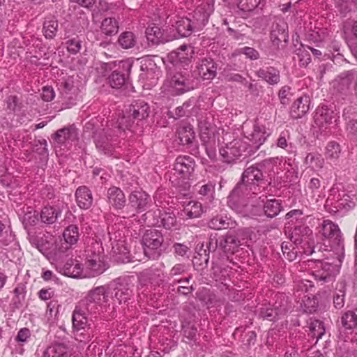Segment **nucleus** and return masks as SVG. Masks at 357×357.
<instances>
[{"label": "nucleus", "mask_w": 357, "mask_h": 357, "mask_svg": "<svg viewBox=\"0 0 357 357\" xmlns=\"http://www.w3.org/2000/svg\"><path fill=\"white\" fill-rule=\"evenodd\" d=\"M270 184L271 181L261 172L259 166H250L244 170L241 181L230 192L227 204L233 211L243 216H265L259 197L255 201L253 199Z\"/></svg>", "instance_id": "1"}, {"label": "nucleus", "mask_w": 357, "mask_h": 357, "mask_svg": "<svg viewBox=\"0 0 357 357\" xmlns=\"http://www.w3.org/2000/svg\"><path fill=\"white\" fill-rule=\"evenodd\" d=\"M92 294H98L97 298L99 307L103 313L109 312L111 308L114 309V306L111 307L110 299L116 301L119 305H126L127 306L135 307L136 295L135 292V286L130 282L128 277H119L107 285H101L93 288L87 294L90 296Z\"/></svg>", "instance_id": "2"}, {"label": "nucleus", "mask_w": 357, "mask_h": 357, "mask_svg": "<svg viewBox=\"0 0 357 357\" xmlns=\"http://www.w3.org/2000/svg\"><path fill=\"white\" fill-rule=\"evenodd\" d=\"M98 294H92L80 301L75 306L72 314L73 332L75 339L84 344L89 342L97 335V329L95 324L89 321L88 315L94 316L104 314L97 298Z\"/></svg>", "instance_id": "3"}, {"label": "nucleus", "mask_w": 357, "mask_h": 357, "mask_svg": "<svg viewBox=\"0 0 357 357\" xmlns=\"http://www.w3.org/2000/svg\"><path fill=\"white\" fill-rule=\"evenodd\" d=\"M163 87L172 96H181L197 88L199 80L191 70L172 68L168 66Z\"/></svg>", "instance_id": "4"}, {"label": "nucleus", "mask_w": 357, "mask_h": 357, "mask_svg": "<svg viewBox=\"0 0 357 357\" xmlns=\"http://www.w3.org/2000/svg\"><path fill=\"white\" fill-rule=\"evenodd\" d=\"M356 195L341 183L334 185L329 191L325 206L330 213L342 217L354 208Z\"/></svg>", "instance_id": "5"}, {"label": "nucleus", "mask_w": 357, "mask_h": 357, "mask_svg": "<svg viewBox=\"0 0 357 357\" xmlns=\"http://www.w3.org/2000/svg\"><path fill=\"white\" fill-rule=\"evenodd\" d=\"M195 161L189 155H178L174 162L169 181L179 194L186 197L190 195L189 180L195 171Z\"/></svg>", "instance_id": "6"}, {"label": "nucleus", "mask_w": 357, "mask_h": 357, "mask_svg": "<svg viewBox=\"0 0 357 357\" xmlns=\"http://www.w3.org/2000/svg\"><path fill=\"white\" fill-rule=\"evenodd\" d=\"M149 113V104L144 100H137L130 105L129 111L119 120L118 123L126 132L139 135L142 132L144 121Z\"/></svg>", "instance_id": "7"}, {"label": "nucleus", "mask_w": 357, "mask_h": 357, "mask_svg": "<svg viewBox=\"0 0 357 357\" xmlns=\"http://www.w3.org/2000/svg\"><path fill=\"white\" fill-rule=\"evenodd\" d=\"M324 259H314V261H308L309 263H314L312 276L321 284L333 281L339 273L344 258V253H342V257H340L333 252H327V254L324 255Z\"/></svg>", "instance_id": "8"}, {"label": "nucleus", "mask_w": 357, "mask_h": 357, "mask_svg": "<svg viewBox=\"0 0 357 357\" xmlns=\"http://www.w3.org/2000/svg\"><path fill=\"white\" fill-rule=\"evenodd\" d=\"M85 253V262L82 264V278L96 277L108 268L103 248L99 242H93L86 248Z\"/></svg>", "instance_id": "9"}, {"label": "nucleus", "mask_w": 357, "mask_h": 357, "mask_svg": "<svg viewBox=\"0 0 357 357\" xmlns=\"http://www.w3.org/2000/svg\"><path fill=\"white\" fill-rule=\"evenodd\" d=\"M126 227L119 218L116 222L107 227V236L110 242L111 252L116 256V260L128 263L130 260L129 250L126 245Z\"/></svg>", "instance_id": "10"}, {"label": "nucleus", "mask_w": 357, "mask_h": 357, "mask_svg": "<svg viewBox=\"0 0 357 357\" xmlns=\"http://www.w3.org/2000/svg\"><path fill=\"white\" fill-rule=\"evenodd\" d=\"M319 232L324 238V242L319 246V250L333 252L342 257L344 253V241L338 225L330 220H324L320 225Z\"/></svg>", "instance_id": "11"}, {"label": "nucleus", "mask_w": 357, "mask_h": 357, "mask_svg": "<svg viewBox=\"0 0 357 357\" xmlns=\"http://www.w3.org/2000/svg\"><path fill=\"white\" fill-rule=\"evenodd\" d=\"M126 135V131L118 123L116 126L105 129L102 132L96 134L94 142L99 151L105 155H112L119 146L120 138Z\"/></svg>", "instance_id": "12"}, {"label": "nucleus", "mask_w": 357, "mask_h": 357, "mask_svg": "<svg viewBox=\"0 0 357 357\" xmlns=\"http://www.w3.org/2000/svg\"><path fill=\"white\" fill-rule=\"evenodd\" d=\"M289 237L301 252L306 255H310L315 252L313 233L312 229L306 224L298 225L291 227Z\"/></svg>", "instance_id": "13"}, {"label": "nucleus", "mask_w": 357, "mask_h": 357, "mask_svg": "<svg viewBox=\"0 0 357 357\" xmlns=\"http://www.w3.org/2000/svg\"><path fill=\"white\" fill-rule=\"evenodd\" d=\"M220 155L223 162L232 163L242 158L243 160L248 158H255L253 151L249 149L247 141L241 139H234L231 142L225 144L219 150Z\"/></svg>", "instance_id": "14"}, {"label": "nucleus", "mask_w": 357, "mask_h": 357, "mask_svg": "<svg viewBox=\"0 0 357 357\" xmlns=\"http://www.w3.org/2000/svg\"><path fill=\"white\" fill-rule=\"evenodd\" d=\"M142 218L147 225L162 227L165 229H172L176 226V218L173 211L169 208L163 210L157 204L155 208L144 213Z\"/></svg>", "instance_id": "15"}, {"label": "nucleus", "mask_w": 357, "mask_h": 357, "mask_svg": "<svg viewBox=\"0 0 357 357\" xmlns=\"http://www.w3.org/2000/svg\"><path fill=\"white\" fill-rule=\"evenodd\" d=\"M128 205L123 211V218H132L136 213L150 210L152 199L149 194L142 190L132 191L128 195Z\"/></svg>", "instance_id": "16"}, {"label": "nucleus", "mask_w": 357, "mask_h": 357, "mask_svg": "<svg viewBox=\"0 0 357 357\" xmlns=\"http://www.w3.org/2000/svg\"><path fill=\"white\" fill-rule=\"evenodd\" d=\"M200 140L211 160L216 158L215 128L210 117L202 116L199 120Z\"/></svg>", "instance_id": "17"}, {"label": "nucleus", "mask_w": 357, "mask_h": 357, "mask_svg": "<svg viewBox=\"0 0 357 357\" xmlns=\"http://www.w3.org/2000/svg\"><path fill=\"white\" fill-rule=\"evenodd\" d=\"M164 237L162 232L155 229H147L142 238L144 255L150 259H157L162 252Z\"/></svg>", "instance_id": "18"}, {"label": "nucleus", "mask_w": 357, "mask_h": 357, "mask_svg": "<svg viewBox=\"0 0 357 357\" xmlns=\"http://www.w3.org/2000/svg\"><path fill=\"white\" fill-rule=\"evenodd\" d=\"M164 264L160 266H153L149 268L144 270L138 276V280L142 284H149L154 291L163 287L165 284L169 280L167 274L165 273L162 268Z\"/></svg>", "instance_id": "19"}, {"label": "nucleus", "mask_w": 357, "mask_h": 357, "mask_svg": "<svg viewBox=\"0 0 357 357\" xmlns=\"http://www.w3.org/2000/svg\"><path fill=\"white\" fill-rule=\"evenodd\" d=\"M55 147L60 149H70L79 139V132L75 124L59 129L52 135Z\"/></svg>", "instance_id": "20"}, {"label": "nucleus", "mask_w": 357, "mask_h": 357, "mask_svg": "<svg viewBox=\"0 0 357 357\" xmlns=\"http://www.w3.org/2000/svg\"><path fill=\"white\" fill-rule=\"evenodd\" d=\"M241 245L240 241L233 231H228L225 235L211 236L209 249H219L225 253H234Z\"/></svg>", "instance_id": "21"}, {"label": "nucleus", "mask_w": 357, "mask_h": 357, "mask_svg": "<svg viewBox=\"0 0 357 357\" xmlns=\"http://www.w3.org/2000/svg\"><path fill=\"white\" fill-rule=\"evenodd\" d=\"M194 54V48L190 45L183 44L171 52L167 56V59L172 65V68H188Z\"/></svg>", "instance_id": "22"}, {"label": "nucleus", "mask_w": 357, "mask_h": 357, "mask_svg": "<svg viewBox=\"0 0 357 357\" xmlns=\"http://www.w3.org/2000/svg\"><path fill=\"white\" fill-rule=\"evenodd\" d=\"M215 0H203L191 15L190 20L197 31L202 30L214 12Z\"/></svg>", "instance_id": "23"}, {"label": "nucleus", "mask_w": 357, "mask_h": 357, "mask_svg": "<svg viewBox=\"0 0 357 357\" xmlns=\"http://www.w3.org/2000/svg\"><path fill=\"white\" fill-rule=\"evenodd\" d=\"M140 69L139 79L145 82L148 88L155 86L161 75V70L155 61L151 58L143 59Z\"/></svg>", "instance_id": "24"}, {"label": "nucleus", "mask_w": 357, "mask_h": 357, "mask_svg": "<svg viewBox=\"0 0 357 357\" xmlns=\"http://www.w3.org/2000/svg\"><path fill=\"white\" fill-rule=\"evenodd\" d=\"M270 132L263 125L255 124L250 132H247L245 140L248 142L249 149L255 155L260 146L265 142Z\"/></svg>", "instance_id": "25"}, {"label": "nucleus", "mask_w": 357, "mask_h": 357, "mask_svg": "<svg viewBox=\"0 0 357 357\" xmlns=\"http://www.w3.org/2000/svg\"><path fill=\"white\" fill-rule=\"evenodd\" d=\"M212 274L216 281L221 282L218 289L224 295L227 296L231 301H238L241 299V296L238 291L223 282L225 280L226 275H227L226 269H222L218 265H213L212 267Z\"/></svg>", "instance_id": "26"}, {"label": "nucleus", "mask_w": 357, "mask_h": 357, "mask_svg": "<svg viewBox=\"0 0 357 357\" xmlns=\"http://www.w3.org/2000/svg\"><path fill=\"white\" fill-rule=\"evenodd\" d=\"M106 197L109 208L123 215L126 204L123 191L119 187L111 186L107 190Z\"/></svg>", "instance_id": "27"}, {"label": "nucleus", "mask_w": 357, "mask_h": 357, "mask_svg": "<svg viewBox=\"0 0 357 357\" xmlns=\"http://www.w3.org/2000/svg\"><path fill=\"white\" fill-rule=\"evenodd\" d=\"M56 270L61 274L73 278H82V264L72 258L66 260H56L55 264Z\"/></svg>", "instance_id": "28"}, {"label": "nucleus", "mask_w": 357, "mask_h": 357, "mask_svg": "<svg viewBox=\"0 0 357 357\" xmlns=\"http://www.w3.org/2000/svg\"><path fill=\"white\" fill-rule=\"evenodd\" d=\"M132 65L126 61H121L119 68L114 70L108 77V82L114 89L121 88L128 81Z\"/></svg>", "instance_id": "29"}, {"label": "nucleus", "mask_w": 357, "mask_h": 357, "mask_svg": "<svg viewBox=\"0 0 357 357\" xmlns=\"http://www.w3.org/2000/svg\"><path fill=\"white\" fill-rule=\"evenodd\" d=\"M196 67L203 80H212L217 75L218 64L211 56L199 58L196 63Z\"/></svg>", "instance_id": "30"}, {"label": "nucleus", "mask_w": 357, "mask_h": 357, "mask_svg": "<svg viewBox=\"0 0 357 357\" xmlns=\"http://www.w3.org/2000/svg\"><path fill=\"white\" fill-rule=\"evenodd\" d=\"M6 106V109L13 113L17 117L18 123L22 125L29 121V118L26 116L24 105L20 98L16 95H9L4 100Z\"/></svg>", "instance_id": "31"}, {"label": "nucleus", "mask_w": 357, "mask_h": 357, "mask_svg": "<svg viewBox=\"0 0 357 357\" xmlns=\"http://www.w3.org/2000/svg\"><path fill=\"white\" fill-rule=\"evenodd\" d=\"M162 294L160 289L156 291L151 288L149 284H142L138 280L137 294L136 295V302L141 305L144 303L153 305L158 298Z\"/></svg>", "instance_id": "32"}, {"label": "nucleus", "mask_w": 357, "mask_h": 357, "mask_svg": "<svg viewBox=\"0 0 357 357\" xmlns=\"http://www.w3.org/2000/svg\"><path fill=\"white\" fill-rule=\"evenodd\" d=\"M189 195L184 197L179 194V192H177V195H176V197L179 199H181V197H183V198H186L185 200L181 201L180 204L181 205V207L183 208L181 209V215L183 217V218L185 219H192V218H196L200 216L202 213L203 212L202 205L201 203L192 201V200H188V197Z\"/></svg>", "instance_id": "33"}, {"label": "nucleus", "mask_w": 357, "mask_h": 357, "mask_svg": "<svg viewBox=\"0 0 357 357\" xmlns=\"http://www.w3.org/2000/svg\"><path fill=\"white\" fill-rule=\"evenodd\" d=\"M27 238L29 243L42 253L47 252L52 245L49 234L37 233L34 229L28 230Z\"/></svg>", "instance_id": "34"}, {"label": "nucleus", "mask_w": 357, "mask_h": 357, "mask_svg": "<svg viewBox=\"0 0 357 357\" xmlns=\"http://www.w3.org/2000/svg\"><path fill=\"white\" fill-rule=\"evenodd\" d=\"M38 357H71L69 347L64 343L52 342L45 349L38 350Z\"/></svg>", "instance_id": "35"}, {"label": "nucleus", "mask_w": 357, "mask_h": 357, "mask_svg": "<svg viewBox=\"0 0 357 357\" xmlns=\"http://www.w3.org/2000/svg\"><path fill=\"white\" fill-rule=\"evenodd\" d=\"M181 333L185 339V343L195 342L197 339V328L196 326L195 314H190L181 320Z\"/></svg>", "instance_id": "36"}, {"label": "nucleus", "mask_w": 357, "mask_h": 357, "mask_svg": "<svg viewBox=\"0 0 357 357\" xmlns=\"http://www.w3.org/2000/svg\"><path fill=\"white\" fill-rule=\"evenodd\" d=\"M285 303L282 302L278 305L276 301L273 307L264 306L259 309V316L264 320L269 321H276L280 315L284 314L287 312V301Z\"/></svg>", "instance_id": "37"}, {"label": "nucleus", "mask_w": 357, "mask_h": 357, "mask_svg": "<svg viewBox=\"0 0 357 357\" xmlns=\"http://www.w3.org/2000/svg\"><path fill=\"white\" fill-rule=\"evenodd\" d=\"M257 77L269 85L275 86L280 83V71L276 67L272 66H263L255 73Z\"/></svg>", "instance_id": "38"}, {"label": "nucleus", "mask_w": 357, "mask_h": 357, "mask_svg": "<svg viewBox=\"0 0 357 357\" xmlns=\"http://www.w3.org/2000/svg\"><path fill=\"white\" fill-rule=\"evenodd\" d=\"M314 119L315 123L319 127H323L324 124H331L333 121H336V113L333 107L326 105H319L316 109Z\"/></svg>", "instance_id": "39"}, {"label": "nucleus", "mask_w": 357, "mask_h": 357, "mask_svg": "<svg viewBox=\"0 0 357 357\" xmlns=\"http://www.w3.org/2000/svg\"><path fill=\"white\" fill-rule=\"evenodd\" d=\"M270 37L273 45L277 49L282 41H288L289 34L287 24L283 20H279L274 23L272 26Z\"/></svg>", "instance_id": "40"}, {"label": "nucleus", "mask_w": 357, "mask_h": 357, "mask_svg": "<svg viewBox=\"0 0 357 357\" xmlns=\"http://www.w3.org/2000/svg\"><path fill=\"white\" fill-rule=\"evenodd\" d=\"M195 187L199 199L204 202L207 207H210L215 199V182L208 181L207 183H199Z\"/></svg>", "instance_id": "41"}, {"label": "nucleus", "mask_w": 357, "mask_h": 357, "mask_svg": "<svg viewBox=\"0 0 357 357\" xmlns=\"http://www.w3.org/2000/svg\"><path fill=\"white\" fill-rule=\"evenodd\" d=\"M78 207L83 210L89 209L93 205V197L91 190L86 185L79 186L75 193Z\"/></svg>", "instance_id": "42"}, {"label": "nucleus", "mask_w": 357, "mask_h": 357, "mask_svg": "<svg viewBox=\"0 0 357 357\" xmlns=\"http://www.w3.org/2000/svg\"><path fill=\"white\" fill-rule=\"evenodd\" d=\"M310 98L307 95L298 97L291 105L290 115L291 118L298 119L303 116L310 109Z\"/></svg>", "instance_id": "43"}, {"label": "nucleus", "mask_w": 357, "mask_h": 357, "mask_svg": "<svg viewBox=\"0 0 357 357\" xmlns=\"http://www.w3.org/2000/svg\"><path fill=\"white\" fill-rule=\"evenodd\" d=\"M260 202L263 204L265 216L273 218L277 216L281 211L282 201L276 198L268 199L266 195L259 197Z\"/></svg>", "instance_id": "44"}, {"label": "nucleus", "mask_w": 357, "mask_h": 357, "mask_svg": "<svg viewBox=\"0 0 357 357\" xmlns=\"http://www.w3.org/2000/svg\"><path fill=\"white\" fill-rule=\"evenodd\" d=\"M32 340L31 331L28 328H20L13 338L16 353L22 355L24 352V347L29 344Z\"/></svg>", "instance_id": "45"}, {"label": "nucleus", "mask_w": 357, "mask_h": 357, "mask_svg": "<svg viewBox=\"0 0 357 357\" xmlns=\"http://www.w3.org/2000/svg\"><path fill=\"white\" fill-rule=\"evenodd\" d=\"M208 225L212 229L220 230L234 228L236 222L227 214L222 213L213 216L209 220Z\"/></svg>", "instance_id": "46"}, {"label": "nucleus", "mask_w": 357, "mask_h": 357, "mask_svg": "<svg viewBox=\"0 0 357 357\" xmlns=\"http://www.w3.org/2000/svg\"><path fill=\"white\" fill-rule=\"evenodd\" d=\"M61 215V211L56 206H45L40 213V222L45 225H52L56 222Z\"/></svg>", "instance_id": "47"}, {"label": "nucleus", "mask_w": 357, "mask_h": 357, "mask_svg": "<svg viewBox=\"0 0 357 357\" xmlns=\"http://www.w3.org/2000/svg\"><path fill=\"white\" fill-rule=\"evenodd\" d=\"M146 37L152 45H158L160 43H167L165 39L164 29H162L158 25L152 24L146 29Z\"/></svg>", "instance_id": "48"}, {"label": "nucleus", "mask_w": 357, "mask_h": 357, "mask_svg": "<svg viewBox=\"0 0 357 357\" xmlns=\"http://www.w3.org/2000/svg\"><path fill=\"white\" fill-rule=\"evenodd\" d=\"M179 38L188 37L193 31H197L190 17H178L174 20Z\"/></svg>", "instance_id": "49"}, {"label": "nucleus", "mask_w": 357, "mask_h": 357, "mask_svg": "<svg viewBox=\"0 0 357 357\" xmlns=\"http://www.w3.org/2000/svg\"><path fill=\"white\" fill-rule=\"evenodd\" d=\"M340 322L345 331L352 332L357 329V307L344 312L340 317Z\"/></svg>", "instance_id": "50"}, {"label": "nucleus", "mask_w": 357, "mask_h": 357, "mask_svg": "<svg viewBox=\"0 0 357 357\" xmlns=\"http://www.w3.org/2000/svg\"><path fill=\"white\" fill-rule=\"evenodd\" d=\"M305 331L308 332V336L317 342L325 333V328L323 322L317 319H310L307 326L304 327Z\"/></svg>", "instance_id": "51"}, {"label": "nucleus", "mask_w": 357, "mask_h": 357, "mask_svg": "<svg viewBox=\"0 0 357 357\" xmlns=\"http://www.w3.org/2000/svg\"><path fill=\"white\" fill-rule=\"evenodd\" d=\"M63 237L66 244L63 248L68 250L72 245L76 244L79 239V233L78 227L75 225H70L67 227L63 232Z\"/></svg>", "instance_id": "52"}, {"label": "nucleus", "mask_w": 357, "mask_h": 357, "mask_svg": "<svg viewBox=\"0 0 357 357\" xmlns=\"http://www.w3.org/2000/svg\"><path fill=\"white\" fill-rule=\"evenodd\" d=\"M199 298L208 307H216L222 303V299L213 291L206 288L200 291Z\"/></svg>", "instance_id": "53"}, {"label": "nucleus", "mask_w": 357, "mask_h": 357, "mask_svg": "<svg viewBox=\"0 0 357 357\" xmlns=\"http://www.w3.org/2000/svg\"><path fill=\"white\" fill-rule=\"evenodd\" d=\"M293 338L294 339L293 341L294 347L290 349L287 350L284 354V357H298V351L301 348L306 347L305 344L307 343V341L304 333L298 331L295 334ZM307 347H309L310 346Z\"/></svg>", "instance_id": "54"}, {"label": "nucleus", "mask_w": 357, "mask_h": 357, "mask_svg": "<svg viewBox=\"0 0 357 357\" xmlns=\"http://www.w3.org/2000/svg\"><path fill=\"white\" fill-rule=\"evenodd\" d=\"M307 216L304 215L302 210L293 209L289 211L285 215L286 224L289 227L296 226L298 225L306 224Z\"/></svg>", "instance_id": "55"}, {"label": "nucleus", "mask_w": 357, "mask_h": 357, "mask_svg": "<svg viewBox=\"0 0 357 357\" xmlns=\"http://www.w3.org/2000/svg\"><path fill=\"white\" fill-rule=\"evenodd\" d=\"M119 29V21L114 17L105 18L100 25V31L107 36L116 35Z\"/></svg>", "instance_id": "56"}, {"label": "nucleus", "mask_w": 357, "mask_h": 357, "mask_svg": "<svg viewBox=\"0 0 357 357\" xmlns=\"http://www.w3.org/2000/svg\"><path fill=\"white\" fill-rule=\"evenodd\" d=\"M14 297L12 299L11 305L14 309L21 308L24 303L26 296V285L24 283H18L13 290Z\"/></svg>", "instance_id": "57"}, {"label": "nucleus", "mask_w": 357, "mask_h": 357, "mask_svg": "<svg viewBox=\"0 0 357 357\" xmlns=\"http://www.w3.org/2000/svg\"><path fill=\"white\" fill-rule=\"evenodd\" d=\"M117 43L122 49H131L137 43V37L133 32L126 31L119 35Z\"/></svg>", "instance_id": "58"}, {"label": "nucleus", "mask_w": 357, "mask_h": 357, "mask_svg": "<svg viewBox=\"0 0 357 357\" xmlns=\"http://www.w3.org/2000/svg\"><path fill=\"white\" fill-rule=\"evenodd\" d=\"M281 250L284 258H286L289 261L295 260L298 254H303V252H301V250H298L291 241L282 242L281 243Z\"/></svg>", "instance_id": "59"}, {"label": "nucleus", "mask_w": 357, "mask_h": 357, "mask_svg": "<svg viewBox=\"0 0 357 357\" xmlns=\"http://www.w3.org/2000/svg\"><path fill=\"white\" fill-rule=\"evenodd\" d=\"M289 140V132L288 130L282 131L277 139L276 145L278 147L286 150L289 153H294L296 152V147Z\"/></svg>", "instance_id": "60"}, {"label": "nucleus", "mask_w": 357, "mask_h": 357, "mask_svg": "<svg viewBox=\"0 0 357 357\" xmlns=\"http://www.w3.org/2000/svg\"><path fill=\"white\" fill-rule=\"evenodd\" d=\"M305 163L314 170H319L324 167V159L318 153H309L305 158Z\"/></svg>", "instance_id": "61"}, {"label": "nucleus", "mask_w": 357, "mask_h": 357, "mask_svg": "<svg viewBox=\"0 0 357 357\" xmlns=\"http://www.w3.org/2000/svg\"><path fill=\"white\" fill-rule=\"evenodd\" d=\"M177 134L180 142L183 145L191 144L195 139V132L190 126L179 128Z\"/></svg>", "instance_id": "62"}, {"label": "nucleus", "mask_w": 357, "mask_h": 357, "mask_svg": "<svg viewBox=\"0 0 357 357\" xmlns=\"http://www.w3.org/2000/svg\"><path fill=\"white\" fill-rule=\"evenodd\" d=\"M345 293V284L341 282L333 293V305L336 309H341L344 306Z\"/></svg>", "instance_id": "63"}, {"label": "nucleus", "mask_w": 357, "mask_h": 357, "mask_svg": "<svg viewBox=\"0 0 357 357\" xmlns=\"http://www.w3.org/2000/svg\"><path fill=\"white\" fill-rule=\"evenodd\" d=\"M58 22L56 20H45L43 23V33L47 39H52L55 37L58 30Z\"/></svg>", "instance_id": "64"}]
</instances>
